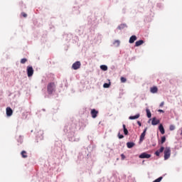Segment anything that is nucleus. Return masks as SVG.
I'll list each match as a JSON object with an SVG mask.
<instances>
[{"instance_id":"nucleus-11","label":"nucleus","mask_w":182,"mask_h":182,"mask_svg":"<svg viewBox=\"0 0 182 182\" xmlns=\"http://www.w3.org/2000/svg\"><path fill=\"white\" fill-rule=\"evenodd\" d=\"M126 28H127V24L122 23V24H120L119 26H117V29H119V31H122V30H123Z\"/></svg>"},{"instance_id":"nucleus-8","label":"nucleus","mask_w":182,"mask_h":182,"mask_svg":"<svg viewBox=\"0 0 182 182\" xmlns=\"http://www.w3.org/2000/svg\"><path fill=\"white\" fill-rule=\"evenodd\" d=\"M6 113L7 117H11V116H12V114L14 113V111L12 110L11 107H8L6 109Z\"/></svg>"},{"instance_id":"nucleus-18","label":"nucleus","mask_w":182,"mask_h":182,"mask_svg":"<svg viewBox=\"0 0 182 182\" xmlns=\"http://www.w3.org/2000/svg\"><path fill=\"white\" fill-rule=\"evenodd\" d=\"M143 43H144V41H143V40L137 41L135 43V46H136V47L140 46L141 45H143Z\"/></svg>"},{"instance_id":"nucleus-4","label":"nucleus","mask_w":182,"mask_h":182,"mask_svg":"<svg viewBox=\"0 0 182 182\" xmlns=\"http://www.w3.org/2000/svg\"><path fill=\"white\" fill-rule=\"evenodd\" d=\"M26 72L28 77H32V76H33V67H32V65H28Z\"/></svg>"},{"instance_id":"nucleus-29","label":"nucleus","mask_w":182,"mask_h":182,"mask_svg":"<svg viewBox=\"0 0 182 182\" xmlns=\"http://www.w3.org/2000/svg\"><path fill=\"white\" fill-rule=\"evenodd\" d=\"M175 129H176V127L174 125H173V124L170 125L169 129L171 131L175 130Z\"/></svg>"},{"instance_id":"nucleus-7","label":"nucleus","mask_w":182,"mask_h":182,"mask_svg":"<svg viewBox=\"0 0 182 182\" xmlns=\"http://www.w3.org/2000/svg\"><path fill=\"white\" fill-rule=\"evenodd\" d=\"M146 132H147V128H145L143 132L141 134L140 139H139V144L143 142V140H144V137H146Z\"/></svg>"},{"instance_id":"nucleus-41","label":"nucleus","mask_w":182,"mask_h":182,"mask_svg":"<svg viewBox=\"0 0 182 182\" xmlns=\"http://www.w3.org/2000/svg\"><path fill=\"white\" fill-rule=\"evenodd\" d=\"M43 111L45 112V109H43Z\"/></svg>"},{"instance_id":"nucleus-14","label":"nucleus","mask_w":182,"mask_h":182,"mask_svg":"<svg viewBox=\"0 0 182 182\" xmlns=\"http://www.w3.org/2000/svg\"><path fill=\"white\" fill-rule=\"evenodd\" d=\"M159 130L161 134H164V133H166V131L164 130V127H163V124H160L159 126Z\"/></svg>"},{"instance_id":"nucleus-27","label":"nucleus","mask_w":182,"mask_h":182,"mask_svg":"<svg viewBox=\"0 0 182 182\" xmlns=\"http://www.w3.org/2000/svg\"><path fill=\"white\" fill-rule=\"evenodd\" d=\"M26 62H28V59H26V58H22L21 60V63H22L23 65L26 63Z\"/></svg>"},{"instance_id":"nucleus-13","label":"nucleus","mask_w":182,"mask_h":182,"mask_svg":"<svg viewBox=\"0 0 182 182\" xmlns=\"http://www.w3.org/2000/svg\"><path fill=\"white\" fill-rule=\"evenodd\" d=\"M135 41H137V36L134 35L129 38V43H134Z\"/></svg>"},{"instance_id":"nucleus-22","label":"nucleus","mask_w":182,"mask_h":182,"mask_svg":"<svg viewBox=\"0 0 182 182\" xmlns=\"http://www.w3.org/2000/svg\"><path fill=\"white\" fill-rule=\"evenodd\" d=\"M18 143H20V144H22L23 142V136H19V138L17 139Z\"/></svg>"},{"instance_id":"nucleus-33","label":"nucleus","mask_w":182,"mask_h":182,"mask_svg":"<svg viewBox=\"0 0 182 182\" xmlns=\"http://www.w3.org/2000/svg\"><path fill=\"white\" fill-rule=\"evenodd\" d=\"M154 154L156 155L157 157L160 156V152L159 151V150H157L156 151H155Z\"/></svg>"},{"instance_id":"nucleus-32","label":"nucleus","mask_w":182,"mask_h":182,"mask_svg":"<svg viewBox=\"0 0 182 182\" xmlns=\"http://www.w3.org/2000/svg\"><path fill=\"white\" fill-rule=\"evenodd\" d=\"M118 137H119V139H124V136L123 134H120V132H119V133H118Z\"/></svg>"},{"instance_id":"nucleus-39","label":"nucleus","mask_w":182,"mask_h":182,"mask_svg":"<svg viewBox=\"0 0 182 182\" xmlns=\"http://www.w3.org/2000/svg\"><path fill=\"white\" fill-rule=\"evenodd\" d=\"M67 36H69V35L65 34V35L64 36V38H67Z\"/></svg>"},{"instance_id":"nucleus-20","label":"nucleus","mask_w":182,"mask_h":182,"mask_svg":"<svg viewBox=\"0 0 182 182\" xmlns=\"http://www.w3.org/2000/svg\"><path fill=\"white\" fill-rule=\"evenodd\" d=\"M122 127H123V130H124V134L125 136H127V134H129V130H127V129H126V124H123V125H122Z\"/></svg>"},{"instance_id":"nucleus-35","label":"nucleus","mask_w":182,"mask_h":182,"mask_svg":"<svg viewBox=\"0 0 182 182\" xmlns=\"http://www.w3.org/2000/svg\"><path fill=\"white\" fill-rule=\"evenodd\" d=\"M121 159L122 160H124V159H126V156H124V154H121Z\"/></svg>"},{"instance_id":"nucleus-23","label":"nucleus","mask_w":182,"mask_h":182,"mask_svg":"<svg viewBox=\"0 0 182 182\" xmlns=\"http://www.w3.org/2000/svg\"><path fill=\"white\" fill-rule=\"evenodd\" d=\"M100 69H101L102 70H104V71L105 72L106 70H107V65H100Z\"/></svg>"},{"instance_id":"nucleus-21","label":"nucleus","mask_w":182,"mask_h":182,"mask_svg":"<svg viewBox=\"0 0 182 182\" xmlns=\"http://www.w3.org/2000/svg\"><path fill=\"white\" fill-rule=\"evenodd\" d=\"M146 112L148 119H150V117H151V112H150V109L149 108H146Z\"/></svg>"},{"instance_id":"nucleus-31","label":"nucleus","mask_w":182,"mask_h":182,"mask_svg":"<svg viewBox=\"0 0 182 182\" xmlns=\"http://www.w3.org/2000/svg\"><path fill=\"white\" fill-rule=\"evenodd\" d=\"M159 152L163 153L164 151V146H161L159 150H158Z\"/></svg>"},{"instance_id":"nucleus-5","label":"nucleus","mask_w":182,"mask_h":182,"mask_svg":"<svg viewBox=\"0 0 182 182\" xmlns=\"http://www.w3.org/2000/svg\"><path fill=\"white\" fill-rule=\"evenodd\" d=\"M81 65L82 64L80 63V61H76L73 64L72 69H73L74 70H77V69H80Z\"/></svg>"},{"instance_id":"nucleus-25","label":"nucleus","mask_w":182,"mask_h":182,"mask_svg":"<svg viewBox=\"0 0 182 182\" xmlns=\"http://www.w3.org/2000/svg\"><path fill=\"white\" fill-rule=\"evenodd\" d=\"M103 87H105V89H107L108 87H110V83H104L103 85Z\"/></svg>"},{"instance_id":"nucleus-40","label":"nucleus","mask_w":182,"mask_h":182,"mask_svg":"<svg viewBox=\"0 0 182 182\" xmlns=\"http://www.w3.org/2000/svg\"><path fill=\"white\" fill-rule=\"evenodd\" d=\"M53 28H55L54 26H50V29H53Z\"/></svg>"},{"instance_id":"nucleus-38","label":"nucleus","mask_w":182,"mask_h":182,"mask_svg":"<svg viewBox=\"0 0 182 182\" xmlns=\"http://www.w3.org/2000/svg\"><path fill=\"white\" fill-rule=\"evenodd\" d=\"M137 124H138L139 127H141V122H140V121H137Z\"/></svg>"},{"instance_id":"nucleus-19","label":"nucleus","mask_w":182,"mask_h":182,"mask_svg":"<svg viewBox=\"0 0 182 182\" xmlns=\"http://www.w3.org/2000/svg\"><path fill=\"white\" fill-rule=\"evenodd\" d=\"M113 45L115 46L116 48H119L120 46V40H115Z\"/></svg>"},{"instance_id":"nucleus-10","label":"nucleus","mask_w":182,"mask_h":182,"mask_svg":"<svg viewBox=\"0 0 182 182\" xmlns=\"http://www.w3.org/2000/svg\"><path fill=\"white\" fill-rule=\"evenodd\" d=\"M151 124L152 126H157V124H160V119H157L156 117L152 118Z\"/></svg>"},{"instance_id":"nucleus-17","label":"nucleus","mask_w":182,"mask_h":182,"mask_svg":"<svg viewBox=\"0 0 182 182\" xmlns=\"http://www.w3.org/2000/svg\"><path fill=\"white\" fill-rule=\"evenodd\" d=\"M159 89L157 88V87H152L150 88L151 93H157Z\"/></svg>"},{"instance_id":"nucleus-36","label":"nucleus","mask_w":182,"mask_h":182,"mask_svg":"<svg viewBox=\"0 0 182 182\" xmlns=\"http://www.w3.org/2000/svg\"><path fill=\"white\" fill-rule=\"evenodd\" d=\"M159 106L160 107H163L164 106V102H161Z\"/></svg>"},{"instance_id":"nucleus-37","label":"nucleus","mask_w":182,"mask_h":182,"mask_svg":"<svg viewBox=\"0 0 182 182\" xmlns=\"http://www.w3.org/2000/svg\"><path fill=\"white\" fill-rule=\"evenodd\" d=\"M158 112H159V113H164V110L163 109H159Z\"/></svg>"},{"instance_id":"nucleus-16","label":"nucleus","mask_w":182,"mask_h":182,"mask_svg":"<svg viewBox=\"0 0 182 182\" xmlns=\"http://www.w3.org/2000/svg\"><path fill=\"white\" fill-rule=\"evenodd\" d=\"M139 117H140V114H136L134 116H130L129 119V120H136V119H139Z\"/></svg>"},{"instance_id":"nucleus-26","label":"nucleus","mask_w":182,"mask_h":182,"mask_svg":"<svg viewBox=\"0 0 182 182\" xmlns=\"http://www.w3.org/2000/svg\"><path fill=\"white\" fill-rule=\"evenodd\" d=\"M166 142V136H162L161 139V144H164Z\"/></svg>"},{"instance_id":"nucleus-2","label":"nucleus","mask_w":182,"mask_h":182,"mask_svg":"<svg viewBox=\"0 0 182 182\" xmlns=\"http://www.w3.org/2000/svg\"><path fill=\"white\" fill-rule=\"evenodd\" d=\"M55 83L50 82L47 86V92L48 95H53L55 92Z\"/></svg>"},{"instance_id":"nucleus-28","label":"nucleus","mask_w":182,"mask_h":182,"mask_svg":"<svg viewBox=\"0 0 182 182\" xmlns=\"http://www.w3.org/2000/svg\"><path fill=\"white\" fill-rule=\"evenodd\" d=\"M95 39H97V41H102V35L98 34Z\"/></svg>"},{"instance_id":"nucleus-34","label":"nucleus","mask_w":182,"mask_h":182,"mask_svg":"<svg viewBox=\"0 0 182 182\" xmlns=\"http://www.w3.org/2000/svg\"><path fill=\"white\" fill-rule=\"evenodd\" d=\"M21 15L23 16V18H26L28 16V14L26 13H21Z\"/></svg>"},{"instance_id":"nucleus-15","label":"nucleus","mask_w":182,"mask_h":182,"mask_svg":"<svg viewBox=\"0 0 182 182\" xmlns=\"http://www.w3.org/2000/svg\"><path fill=\"white\" fill-rule=\"evenodd\" d=\"M134 146H136V144H134V142H127V147L128 149H132V147H134Z\"/></svg>"},{"instance_id":"nucleus-3","label":"nucleus","mask_w":182,"mask_h":182,"mask_svg":"<svg viewBox=\"0 0 182 182\" xmlns=\"http://www.w3.org/2000/svg\"><path fill=\"white\" fill-rule=\"evenodd\" d=\"M164 160H168L170 156H171V149L170 147L167 146L164 150Z\"/></svg>"},{"instance_id":"nucleus-1","label":"nucleus","mask_w":182,"mask_h":182,"mask_svg":"<svg viewBox=\"0 0 182 182\" xmlns=\"http://www.w3.org/2000/svg\"><path fill=\"white\" fill-rule=\"evenodd\" d=\"M64 132L66 133L69 141H79L80 136L76 134V124H68L64 128Z\"/></svg>"},{"instance_id":"nucleus-30","label":"nucleus","mask_w":182,"mask_h":182,"mask_svg":"<svg viewBox=\"0 0 182 182\" xmlns=\"http://www.w3.org/2000/svg\"><path fill=\"white\" fill-rule=\"evenodd\" d=\"M126 81H127L126 77H121V82H122V83H125Z\"/></svg>"},{"instance_id":"nucleus-24","label":"nucleus","mask_w":182,"mask_h":182,"mask_svg":"<svg viewBox=\"0 0 182 182\" xmlns=\"http://www.w3.org/2000/svg\"><path fill=\"white\" fill-rule=\"evenodd\" d=\"M23 159H26V157H28V155H26V152L25 151H22L21 153Z\"/></svg>"},{"instance_id":"nucleus-6","label":"nucleus","mask_w":182,"mask_h":182,"mask_svg":"<svg viewBox=\"0 0 182 182\" xmlns=\"http://www.w3.org/2000/svg\"><path fill=\"white\" fill-rule=\"evenodd\" d=\"M151 154H147V152H143L139 156V159H150Z\"/></svg>"},{"instance_id":"nucleus-12","label":"nucleus","mask_w":182,"mask_h":182,"mask_svg":"<svg viewBox=\"0 0 182 182\" xmlns=\"http://www.w3.org/2000/svg\"><path fill=\"white\" fill-rule=\"evenodd\" d=\"M36 137L38 140H43V131H40Z\"/></svg>"},{"instance_id":"nucleus-9","label":"nucleus","mask_w":182,"mask_h":182,"mask_svg":"<svg viewBox=\"0 0 182 182\" xmlns=\"http://www.w3.org/2000/svg\"><path fill=\"white\" fill-rule=\"evenodd\" d=\"M97 113H99V112L97 110H95V109H92L91 110V116L92 119H96L97 117Z\"/></svg>"}]
</instances>
